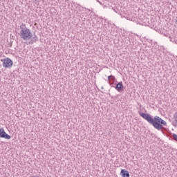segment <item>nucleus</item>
I'll list each match as a JSON object with an SVG mask.
<instances>
[{"instance_id": "nucleus-1", "label": "nucleus", "mask_w": 177, "mask_h": 177, "mask_svg": "<svg viewBox=\"0 0 177 177\" xmlns=\"http://www.w3.org/2000/svg\"><path fill=\"white\" fill-rule=\"evenodd\" d=\"M139 114L140 117L144 118V120H146L149 124L153 125V128L158 131H161V129H162V125L164 127H167V122L159 116H155L154 118H153L150 115H149V113L140 112Z\"/></svg>"}, {"instance_id": "nucleus-2", "label": "nucleus", "mask_w": 177, "mask_h": 177, "mask_svg": "<svg viewBox=\"0 0 177 177\" xmlns=\"http://www.w3.org/2000/svg\"><path fill=\"white\" fill-rule=\"evenodd\" d=\"M19 28L21 30L19 35L24 41H30L28 42L30 45H32V44L38 41V36H37L35 33L32 35L31 30L28 29L27 26H26V24H22L20 25Z\"/></svg>"}, {"instance_id": "nucleus-3", "label": "nucleus", "mask_w": 177, "mask_h": 177, "mask_svg": "<svg viewBox=\"0 0 177 177\" xmlns=\"http://www.w3.org/2000/svg\"><path fill=\"white\" fill-rule=\"evenodd\" d=\"M1 62H3V67H4V68H12L13 66V61H12L10 58L7 57L1 59Z\"/></svg>"}, {"instance_id": "nucleus-4", "label": "nucleus", "mask_w": 177, "mask_h": 177, "mask_svg": "<svg viewBox=\"0 0 177 177\" xmlns=\"http://www.w3.org/2000/svg\"><path fill=\"white\" fill-rule=\"evenodd\" d=\"M0 138L9 140L11 137L8 133H6V132H5V130H3V129L0 128Z\"/></svg>"}, {"instance_id": "nucleus-5", "label": "nucleus", "mask_w": 177, "mask_h": 177, "mask_svg": "<svg viewBox=\"0 0 177 177\" xmlns=\"http://www.w3.org/2000/svg\"><path fill=\"white\" fill-rule=\"evenodd\" d=\"M115 89H116V91H118V92H121V91H122V89H124V85L122 84V82H119L116 85Z\"/></svg>"}, {"instance_id": "nucleus-6", "label": "nucleus", "mask_w": 177, "mask_h": 177, "mask_svg": "<svg viewBox=\"0 0 177 177\" xmlns=\"http://www.w3.org/2000/svg\"><path fill=\"white\" fill-rule=\"evenodd\" d=\"M120 175L122 177H129V171L125 169H122L120 171Z\"/></svg>"}, {"instance_id": "nucleus-7", "label": "nucleus", "mask_w": 177, "mask_h": 177, "mask_svg": "<svg viewBox=\"0 0 177 177\" xmlns=\"http://www.w3.org/2000/svg\"><path fill=\"white\" fill-rule=\"evenodd\" d=\"M110 80H115V77L113 75H110L108 77V81H110Z\"/></svg>"}, {"instance_id": "nucleus-8", "label": "nucleus", "mask_w": 177, "mask_h": 177, "mask_svg": "<svg viewBox=\"0 0 177 177\" xmlns=\"http://www.w3.org/2000/svg\"><path fill=\"white\" fill-rule=\"evenodd\" d=\"M174 118L175 120H177V112H176L174 114Z\"/></svg>"}, {"instance_id": "nucleus-9", "label": "nucleus", "mask_w": 177, "mask_h": 177, "mask_svg": "<svg viewBox=\"0 0 177 177\" xmlns=\"http://www.w3.org/2000/svg\"><path fill=\"white\" fill-rule=\"evenodd\" d=\"M101 89H104V87L102 86V87H101Z\"/></svg>"}]
</instances>
